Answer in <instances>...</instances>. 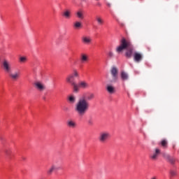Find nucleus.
Returning <instances> with one entry per match:
<instances>
[{
    "label": "nucleus",
    "instance_id": "1",
    "mask_svg": "<svg viewBox=\"0 0 179 179\" xmlns=\"http://www.w3.org/2000/svg\"><path fill=\"white\" fill-rule=\"evenodd\" d=\"M75 78H79V72L76 69H73V73L69 75L66 78V82L73 86L74 93L79 92V87L80 89H89V83H87V82L85 80L80 81L78 85L73 80Z\"/></svg>",
    "mask_w": 179,
    "mask_h": 179
},
{
    "label": "nucleus",
    "instance_id": "2",
    "mask_svg": "<svg viewBox=\"0 0 179 179\" xmlns=\"http://www.w3.org/2000/svg\"><path fill=\"white\" fill-rule=\"evenodd\" d=\"M124 50H127L125 57H127V58H131L134 48L131 46V42L125 39V38H122L120 41V45L116 48L115 51L117 54H121Z\"/></svg>",
    "mask_w": 179,
    "mask_h": 179
},
{
    "label": "nucleus",
    "instance_id": "3",
    "mask_svg": "<svg viewBox=\"0 0 179 179\" xmlns=\"http://www.w3.org/2000/svg\"><path fill=\"white\" fill-rule=\"evenodd\" d=\"M89 107H90V104H89V102L86 100V97L83 96L82 99H79L76 104L75 110L80 117H83V115L87 113Z\"/></svg>",
    "mask_w": 179,
    "mask_h": 179
},
{
    "label": "nucleus",
    "instance_id": "4",
    "mask_svg": "<svg viewBox=\"0 0 179 179\" xmlns=\"http://www.w3.org/2000/svg\"><path fill=\"white\" fill-rule=\"evenodd\" d=\"M1 67L6 73H9L10 78L12 80H17L19 78H20V72H15L14 73H10L12 71V65L8 59H4L1 64Z\"/></svg>",
    "mask_w": 179,
    "mask_h": 179
},
{
    "label": "nucleus",
    "instance_id": "5",
    "mask_svg": "<svg viewBox=\"0 0 179 179\" xmlns=\"http://www.w3.org/2000/svg\"><path fill=\"white\" fill-rule=\"evenodd\" d=\"M110 138L111 135L108 131H102L99 134L98 139L101 143H107Z\"/></svg>",
    "mask_w": 179,
    "mask_h": 179
},
{
    "label": "nucleus",
    "instance_id": "6",
    "mask_svg": "<svg viewBox=\"0 0 179 179\" xmlns=\"http://www.w3.org/2000/svg\"><path fill=\"white\" fill-rule=\"evenodd\" d=\"M110 75L112 76V80H110V83H115L118 80V69L115 66H113L110 69Z\"/></svg>",
    "mask_w": 179,
    "mask_h": 179
},
{
    "label": "nucleus",
    "instance_id": "7",
    "mask_svg": "<svg viewBox=\"0 0 179 179\" xmlns=\"http://www.w3.org/2000/svg\"><path fill=\"white\" fill-rule=\"evenodd\" d=\"M164 159H165V160H166L168 163L172 164V166H173V164H176V158L171 157V155L169 154L164 155Z\"/></svg>",
    "mask_w": 179,
    "mask_h": 179
},
{
    "label": "nucleus",
    "instance_id": "8",
    "mask_svg": "<svg viewBox=\"0 0 179 179\" xmlns=\"http://www.w3.org/2000/svg\"><path fill=\"white\" fill-rule=\"evenodd\" d=\"M160 155V150L156 148L155 151L150 155V159H152L153 162H156L159 159V155Z\"/></svg>",
    "mask_w": 179,
    "mask_h": 179
},
{
    "label": "nucleus",
    "instance_id": "9",
    "mask_svg": "<svg viewBox=\"0 0 179 179\" xmlns=\"http://www.w3.org/2000/svg\"><path fill=\"white\" fill-rule=\"evenodd\" d=\"M36 89L37 90H39V92H43V90H45V86L43 84V83L40 81H36L34 83Z\"/></svg>",
    "mask_w": 179,
    "mask_h": 179
},
{
    "label": "nucleus",
    "instance_id": "10",
    "mask_svg": "<svg viewBox=\"0 0 179 179\" xmlns=\"http://www.w3.org/2000/svg\"><path fill=\"white\" fill-rule=\"evenodd\" d=\"M59 170V167H58L57 165L55 164H52L47 171V174L48 176H52V173H54V171H57Z\"/></svg>",
    "mask_w": 179,
    "mask_h": 179
},
{
    "label": "nucleus",
    "instance_id": "11",
    "mask_svg": "<svg viewBox=\"0 0 179 179\" xmlns=\"http://www.w3.org/2000/svg\"><path fill=\"white\" fill-rule=\"evenodd\" d=\"M81 41L83 43V44H86L87 45H89V44L92 43V37L89 36H83L81 38Z\"/></svg>",
    "mask_w": 179,
    "mask_h": 179
},
{
    "label": "nucleus",
    "instance_id": "12",
    "mask_svg": "<svg viewBox=\"0 0 179 179\" xmlns=\"http://www.w3.org/2000/svg\"><path fill=\"white\" fill-rule=\"evenodd\" d=\"M143 58V56L142 55V54L139 52H135L134 55V59L135 62H141Z\"/></svg>",
    "mask_w": 179,
    "mask_h": 179
},
{
    "label": "nucleus",
    "instance_id": "13",
    "mask_svg": "<svg viewBox=\"0 0 179 179\" xmlns=\"http://www.w3.org/2000/svg\"><path fill=\"white\" fill-rule=\"evenodd\" d=\"M63 17L65 19H71V13L69 10H65L62 13Z\"/></svg>",
    "mask_w": 179,
    "mask_h": 179
},
{
    "label": "nucleus",
    "instance_id": "14",
    "mask_svg": "<svg viewBox=\"0 0 179 179\" xmlns=\"http://www.w3.org/2000/svg\"><path fill=\"white\" fill-rule=\"evenodd\" d=\"M67 100L69 104H75L76 102V96L74 95H70L68 96Z\"/></svg>",
    "mask_w": 179,
    "mask_h": 179
},
{
    "label": "nucleus",
    "instance_id": "15",
    "mask_svg": "<svg viewBox=\"0 0 179 179\" xmlns=\"http://www.w3.org/2000/svg\"><path fill=\"white\" fill-rule=\"evenodd\" d=\"M106 90L110 93V94L115 93V88L113 85H108L106 86Z\"/></svg>",
    "mask_w": 179,
    "mask_h": 179
},
{
    "label": "nucleus",
    "instance_id": "16",
    "mask_svg": "<svg viewBox=\"0 0 179 179\" xmlns=\"http://www.w3.org/2000/svg\"><path fill=\"white\" fill-rule=\"evenodd\" d=\"M66 124L69 128H76V122H75L73 120H68Z\"/></svg>",
    "mask_w": 179,
    "mask_h": 179
},
{
    "label": "nucleus",
    "instance_id": "17",
    "mask_svg": "<svg viewBox=\"0 0 179 179\" xmlns=\"http://www.w3.org/2000/svg\"><path fill=\"white\" fill-rule=\"evenodd\" d=\"M96 21L97 22V24L99 26H103L104 24V20L100 16L96 17Z\"/></svg>",
    "mask_w": 179,
    "mask_h": 179
},
{
    "label": "nucleus",
    "instance_id": "18",
    "mask_svg": "<svg viewBox=\"0 0 179 179\" xmlns=\"http://www.w3.org/2000/svg\"><path fill=\"white\" fill-rule=\"evenodd\" d=\"M80 61L82 64H85V62H87V61H89V57L85 54H82L80 56Z\"/></svg>",
    "mask_w": 179,
    "mask_h": 179
},
{
    "label": "nucleus",
    "instance_id": "19",
    "mask_svg": "<svg viewBox=\"0 0 179 179\" xmlns=\"http://www.w3.org/2000/svg\"><path fill=\"white\" fill-rule=\"evenodd\" d=\"M73 26L76 30H79V29H82V22L76 21L73 23Z\"/></svg>",
    "mask_w": 179,
    "mask_h": 179
},
{
    "label": "nucleus",
    "instance_id": "20",
    "mask_svg": "<svg viewBox=\"0 0 179 179\" xmlns=\"http://www.w3.org/2000/svg\"><path fill=\"white\" fill-rule=\"evenodd\" d=\"M121 79L123 80H128L129 76L125 71H122L120 73Z\"/></svg>",
    "mask_w": 179,
    "mask_h": 179
},
{
    "label": "nucleus",
    "instance_id": "21",
    "mask_svg": "<svg viewBox=\"0 0 179 179\" xmlns=\"http://www.w3.org/2000/svg\"><path fill=\"white\" fill-rule=\"evenodd\" d=\"M87 122L89 127H93V125H94V120H93V117L88 118Z\"/></svg>",
    "mask_w": 179,
    "mask_h": 179
},
{
    "label": "nucleus",
    "instance_id": "22",
    "mask_svg": "<svg viewBox=\"0 0 179 179\" xmlns=\"http://www.w3.org/2000/svg\"><path fill=\"white\" fill-rule=\"evenodd\" d=\"M19 62H20V64H25V62H27V57H24V56L20 57L19 58Z\"/></svg>",
    "mask_w": 179,
    "mask_h": 179
},
{
    "label": "nucleus",
    "instance_id": "23",
    "mask_svg": "<svg viewBox=\"0 0 179 179\" xmlns=\"http://www.w3.org/2000/svg\"><path fill=\"white\" fill-rule=\"evenodd\" d=\"M167 140L164 139L162 141H161L160 145L162 146V148H164V149H166L167 148Z\"/></svg>",
    "mask_w": 179,
    "mask_h": 179
},
{
    "label": "nucleus",
    "instance_id": "24",
    "mask_svg": "<svg viewBox=\"0 0 179 179\" xmlns=\"http://www.w3.org/2000/svg\"><path fill=\"white\" fill-rule=\"evenodd\" d=\"M4 152L8 157H10L12 155V150L10 149H6Z\"/></svg>",
    "mask_w": 179,
    "mask_h": 179
},
{
    "label": "nucleus",
    "instance_id": "25",
    "mask_svg": "<svg viewBox=\"0 0 179 179\" xmlns=\"http://www.w3.org/2000/svg\"><path fill=\"white\" fill-rule=\"evenodd\" d=\"M94 99V94H89L87 96V100H88L89 101H90V100H93Z\"/></svg>",
    "mask_w": 179,
    "mask_h": 179
},
{
    "label": "nucleus",
    "instance_id": "26",
    "mask_svg": "<svg viewBox=\"0 0 179 179\" xmlns=\"http://www.w3.org/2000/svg\"><path fill=\"white\" fill-rule=\"evenodd\" d=\"M77 17L78 19H83V13L82 11L79 10L76 13Z\"/></svg>",
    "mask_w": 179,
    "mask_h": 179
},
{
    "label": "nucleus",
    "instance_id": "27",
    "mask_svg": "<svg viewBox=\"0 0 179 179\" xmlns=\"http://www.w3.org/2000/svg\"><path fill=\"white\" fill-rule=\"evenodd\" d=\"M108 58H113L114 57V53L112 51H109L108 52Z\"/></svg>",
    "mask_w": 179,
    "mask_h": 179
},
{
    "label": "nucleus",
    "instance_id": "28",
    "mask_svg": "<svg viewBox=\"0 0 179 179\" xmlns=\"http://www.w3.org/2000/svg\"><path fill=\"white\" fill-rule=\"evenodd\" d=\"M170 174L172 177H174V176H177V173L174 171H171Z\"/></svg>",
    "mask_w": 179,
    "mask_h": 179
},
{
    "label": "nucleus",
    "instance_id": "29",
    "mask_svg": "<svg viewBox=\"0 0 179 179\" xmlns=\"http://www.w3.org/2000/svg\"><path fill=\"white\" fill-rule=\"evenodd\" d=\"M107 5L109 6V8H110V6H111V3H108Z\"/></svg>",
    "mask_w": 179,
    "mask_h": 179
},
{
    "label": "nucleus",
    "instance_id": "30",
    "mask_svg": "<svg viewBox=\"0 0 179 179\" xmlns=\"http://www.w3.org/2000/svg\"><path fill=\"white\" fill-rule=\"evenodd\" d=\"M173 149H176V145H173Z\"/></svg>",
    "mask_w": 179,
    "mask_h": 179
},
{
    "label": "nucleus",
    "instance_id": "31",
    "mask_svg": "<svg viewBox=\"0 0 179 179\" xmlns=\"http://www.w3.org/2000/svg\"><path fill=\"white\" fill-rule=\"evenodd\" d=\"M0 62H1V56H0Z\"/></svg>",
    "mask_w": 179,
    "mask_h": 179
}]
</instances>
